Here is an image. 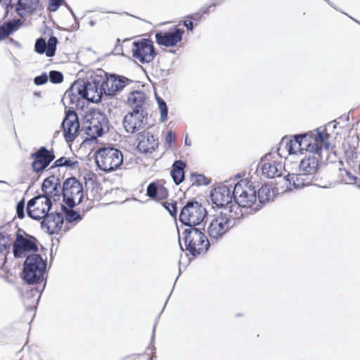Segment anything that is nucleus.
Listing matches in <instances>:
<instances>
[{
    "instance_id": "nucleus-35",
    "label": "nucleus",
    "mask_w": 360,
    "mask_h": 360,
    "mask_svg": "<svg viewBox=\"0 0 360 360\" xmlns=\"http://www.w3.org/2000/svg\"><path fill=\"white\" fill-rule=\"evenodd\" d=\"M58 44V39L56 37L51 36L49 37L46 42V56L53 57L56 51V46Z\"/></svg>"
},
{
    "instance_id": "nucleus-21",
    "label": "nucleus",
    "mask_w": 360,
    "mask_h": 360,
    "mask_svg": "<svg viewBox=\"0 0 360 360\" xmlns=\"http://www.w3.org/2000/svg\"><path fill=\"white\" fill-rule=\"evenodd\" d=\"M21 231L25 233L23 231L18 229L16 239L13 243V254L15 257H21L22 255L27 251L37 250L35 238L34 237L26 238L20 233Z\"/></svg>"
},
{
    "instance_id": "nucleus-39",
    "label": "nucleus",
    "mask_w": 360,
    "mask_h": 360,
    "mask_svg": "<svg viewBox=\"0 0 360 360\" xmlns=\"http://www.w3.org/2000/svg\"><path fill=\"white\" fill-rule=\"evenodd\" d=\"M163 207L169 212L172 217H175L177 213V204L174 202H163Z\"/></svg>"
},
{
    "instance_id": "nucleus-34",
    "label": "nucleus",
    "mask_w": 360,
    "mask_h": 360,
    "mask_svg": "<svg viewBox=\"0 0 360 360\" xmlns=\"http://www.w3.org/2000/svg\"><path fill=\"white\" fill-rule=\"evenodd\" d=\"M341 182L345 184H354L357 183L358 178L352 172L345 169H340Z\"/></svg>"
},
{
    "instance_id": "nucleus-11",
    "label": "nucleus",
    "mask_w": 360,
    "mask_h": 360,
    "mask_svg": "<svg viewBox=\"0 0 360 360\" xmlns=\"http://www.w3.org/2000/svg\"><path fill=\"white\" fill-rule=\"evenodd\" d=\"M234 183L231 181H226L224 183L219 184L210 193V198L212 204L217 207H229L233 210L234 205L228 206L233 199V188Z\"/></svg>"
},
{
    "instance_id": "nucleus-28",
    "label": "nucleus",
    "mask_w": 360,
    "mask_h": 360,
    "mask_svg": "<svg viewBox=\"0 0 360 360\" xmlns=\"http://www.w3.org/2000/svg\"><path fill=\"white\" fill-rule=\"evenodd\" d=\"M22 22L20 19H15L4 22L0 26V41L7 37L11 33L18 30Z\"/></svg>"
},
{
    "instance_id": "nucleus-2",
    "label": "nucleus",
    "mask_w": 360,
    "mask_h": 360,
    "mask_svg": "<svg viewBox=\"0 0 360 360\" xmlns=\"http://www.w3.org/2000/svg\"><path fill=\"white\" fill-rule=\"evenodd\" d=\"M242 213L233 214V210L224 207L221 212L214 215L210 221L207 233L211 242H217L221 239L236 224V219L242 216Z\"/></svg>"
},
{
    "instance_id": "nucleus-52",
    "label": "nucleus",
    "mask_w": 360,
    "mask_h": 360,
    "mask_svg": "<svg viewBox=\"0 0 360 360\" xmlns=\"http://www.w3.org/2000/svg\"><path fill=\"white\" fill-rule=\"evenodd\" d=\"M34 95L37 96H40V93L39 92H36V93H34Z\"/></svg>"
},
{
    "instance_id": "nucleus-43",
    "label": "nucleus",
    "mask_w": 360,
    "mask_h": 360,
    "mask_svg": "<svg viewBox=\"0 0 360 360\" xmlns=\"http://www.w3.org/2000/svg\"><path fill=\"white\" fill-rule=\"evenodd\" d=\"M63 0H50L49 9L51 11H56L62 4Z\"/></svg>"
},
{
    "instance_id": "nucleus-40",
    "label": "nucleus",
    "mask_w": 360,
    "mask_h": 360,
    "mask_svg": "<svg viewBox=\"0 0 360 360\" xmlns=\"http://www.w3.org/2000/svg\"><path fill=\"white\" fill-rule=\"evenodd\" d=\"M193 184H196L197 185H207L208 182L206 181V178L202 174H193L191 175Z\"/></svg>"
},
{
    "instance_id": "nucleus-14",
    "label": "nucleus",
    "mask_w": 360,
    "mask_h": 360,
    "mask_svg": "<svg viewBox=\"0 0 360 360\" xmlns=\"http://www.w3.org/2000/svg\"><path fill=\"white\" fill-rule=\"evenodd\" d=\"M52 206L51 199L41 195L30 199L27 205L28 217L35 220L42 219L49 214Z\"/></svg>"
},
{
    "instance_id": "nucleus-25",
    "label": "nucleus",
    "mask_w": 360,
    "mask_h": 360,
    "mask_svg": "<svg viewBox=\"0 0 360 360\" xmlns=\"http://www.w3.org/2000/svg\"><path fill=\"white\" fill-rule=\"evenodd\" d=\"M146 195L153 200L160 201L168 197V191L159 181H154L148 185Z\"/></svg>"
},
{
    "instance_id": "nucleus-1",
    "label": "nucleus",
    "mask_w": 360,
    "mask_h": 360,
    "mask_svg": "<svg viewBox=\"0 0 360 360\" xmlns=\"http://www.w3.org/2000/svg\"><path fill=\"white\" fill-rule=\"evenodd\" d=\"M327 139L324 128H317L307 134H296L292 137H283L276 152L267 153L262 158L258 169L266 178L281 177L285 171L282 158L303 153L304 151L317 153L321 148L327 147Z\"/></svg>"
},
{
    "instance_id": "nucleus-48",
    "label": "nucleus",
    "mask_w": 360,
    "mask_h": 360,
    "mask_svg": "<svg viewBox=\"0 0 360 360\" xmlns=\"http://www.w3.org/2000/svg\"><path fill=\"white\" fill-rule=\"evenodd\" d=\"M185 144L187 145V146H191V141H189L188 140V137L187 136L186 137V139H185Z\"/></svg>"
},
{
    "instance_id": "nucleus-45",
    "label": "nucleus",
    "mask_w": 360,
    "mask_h": 360,
    "mask_svg": "<svg viewBox=\"0 0 360 360\" xmlns=\"http://www.w3.org/2000/svg\"><path fill=\"white\" fill-rule=\"evenodd\" d=\"M13 0H0V3H2L6 6V10H8V8H13L12 1Z\"/></svg>"
},
{
    "instance_id": "nucleus-26",
    "label": "nucleus",
    "mask_w": 360,
    "mask_h": 360,
    "mask_svg": "<svg viewBox=\"0 0 360 360\" xmlns=\"http://www.w3.org/2000/svg\"><path fill=\"white\" fill-rule=\"evenodd\" d=\"M146 96L141 91H134L128 96V103L132 108L131 111L146 110Z\"/></svg>"
},
{
    "instance_id": "nucleus-30",
    "label": "nucleus",
    "mask_w": 360,
    "mask_h": 360,
    "mask_svg": "<svg viewBox=\"0 0 360 360\" xmlns=\"http://www.w3.org/2000/svg\"><path fill=\"white\" fill-rule=\"evenodd\" d=\"M274 197V191L269 184H264L257 191V199L260 204H264Z\"/></svg>"
},
{
    "instance_id": "nucleus-49",
    "label": "nucleus",
    "mask_w": 360,
    "mask_h": 360,
    "mask_svg": "<svg viewBox=\"0 0 360 360\" xmlns=\"http://www.w3.org/2000/svg\"><path fill=\"white\" fill-rule=\"evenodd\" d=\"M155 326H154L153 327V335H152V339L154 338V336H155Z\"/></svg>"
},
{
    "instance_id": "nucleus-17",
    "label": "nucleus",
    "mask_w": 360,
    "mask_h": 360,
    "mask_svg": "<svg viewBox=\"0 0 360 360\" xmlns=\"http://www.w3.org/2000/svg\"><path fill=\"white\" fill-rule=\"evenodd\" d=\"M61 126L65 140L68 143L72 142L77 136L79 129L77 113L74 111H68Z\"/></svg>"
},
{
    "instance_id": "nucleus-37",
    "label": "nucleus",
    "mask_w": 360,
    "mask_h": 360,
    "mask_svg": "<svg viewBox=\"0 0 360 360\" xmlns=\"http://www.w3.org/2000/svg\"><path fill=\"white\" fill-rule=\"evenodd\" d=\"M46 40L40 37L36 40L34 50L39 54L45 53L46 55Z\"/></svg>"
},
{
    "instance_id": "nucleus-51",
    "label": "nucleus",
    "mask_w": 360,
    "mask_h": 360,
    "mask_svg": "<svg viewBox=\"0 0 360 360\" xmlns=\"http://www.w3.org/2000/svg\"><path fill=\"white\" fill-rule=\"evenodd\" d=\"M188 18L193 20H195V15H191Z\"/></svg>"
},
{
    "instance_id": "nucleus-42",
    "label": "nucleus",
    "mask_w": 360,
    "mask_h": 360,
    "mask_svg": "<svg viewBox=\"0 0 360 360\" xmlns=\"http://www.w3.org/2000/svg\"><path fill=\"white\" fill-rule=\"evenodd\" d=\"M25 202L24 200L19 201L16 206V214L18 218L23 219L25 217Z\"/></svg>"
},
{
    "instance_id": "nucleus-19",
    "label": "nucleus",
    "mask_w": 360,
    "mask_h": 360,
    "mask_svg": "<svg viewBox=\"0 0 360 360\" xmlns=\"http://www.w3.org/2000/svg\"><path fill=\"white\" fill-rule=\"evenodd\" d=\"M43 192L42 196H46L49 199L56 202L60 200L63 194V187L60 180L58 177L53 175L46 178L41 185Z\"/></svg>"
},
{
    "instance_id": "nucleus-5",
    "label": "nucleus",
    "mask_w": 360,
    "mask_h": 360,
    "mask_svg": "<svg viewBox=\"0 0 360 360\" xmlns=\"http://www.w3.org/2000/svg\"><path fill=\"white\" fill-rule=\"evenodd\" d=\"M95 160L101 170L110 172L120 168L123 163V154L115 148H102L96 153Z\"/></svg>"
},
{
    "instance_id": "nucleus-20",
    "label": "nucleus",
    "mask_w": 360,
    "mask_h": 360,
    "mask_svg": "<svg viewBox=\"0 0 360 360\" xmlns=\"http://www.w3.org/2000/svg\"><path fill=\"white\" fill-rule=\"evenodd\" d=\"M34 160L32 167L35 172H40L44 170L49 164L55 159L53 150H49L46 147H41L37 152L31 155Z\"/></svg>"
},
{
    "instance_id": "nucleus-41",
    "label": "nucleus",
    "mask_w": 360,
    "mask_h": 360,
    "mask_svg": "<svg viewBox=\"0 0 360 360\" xmlns=\"http://www.w3.org/2000/svg\"><path fill=\"white\" fill-rule=\"evenodd\" d=\"M49 80V77L46 73L44 72L41 75L37 76L34 79V83L37 85H43Z\"/></svg>"
},
{
    "instance_id": "nucleus-32",
    "label": "nucleus",
    "mask_w": 360,
    "mask_h": 360,
    "mask_svg": "<svg viewBox=\"0 0 360 360\" xmlns=\"http://www.w3.org/2000/svg\"><path fill=\"white\" fill-rule=\"evenodd\" d=\"M73 207H67L65 205H61V210L65 215V219L69 223L79 222L82 219V216Z\"/></svg>"
},
{
    "instance_id": "nucleus-4",
    "label": "nucleus",
    "mask_w": 360,
    "mask_h": 360,
    "mask_svg": "<svg viewBox=\"0 0 360 360\" xmlns=\"http://www.w3.org/2000/svg\"><path fill=\"white\" fill-rule=\"evenodd\" d=\"M186 250L194 257L205 252L210 247V240L198 228H186L183 231Z\"/></svg>"
},
{
    "instance_id": "nucleus-18",
    "label": "nucleus",
    "mask_w": 360,
    "mask_h": 360,
    "mask_svg": "<svg viewBox=\"0 0 360 360\" xmlns=\"http://www.w3.org/2000/svg\"><path fill=\"white\" fill-rule=\"evenodd\" d=\"M326 126L321 127L320 128H324L326 130V134L328 138V146L327 147L321 148L317 153L316 152H310L314 155L309 156L307 158L303 159L299 165V172H302L308 176H310L314 179V175L317 171L319 160L320 158V153L323 149L328 150L330 143H329V134L326 131Z\"/></svg>"
},
{
    "instance_id": "nucleus-22",
    "label": "nucleus",
    "mask_w": 360,
    "mask_h": 360,
    "mask_svg": "<svg viewBox=\"0 0 360 360\" xmlns=\"http://www.w3.org/2000/svg\"><path fill=\"white\" fill-rule=\"evenodd\" d=\"M184 30L175 28L174 32H158L155 33L156 42L166 47L174 46L182 39Z\"/></svg>"
},
{
    "instance_id": "nucleus-44",
    "label": "nucleus",
    "mask_w": 360,
    "mask_h": 360,
    "mask_svg": "<svg viewBox=\"0 0 360 360\" xmlns=\"http://www.w3.org/2000/svg\"><path fill=\"white\" fill-rule=\"evenodd\" d=\"M175 139V136L174 135L172 131H168L166 134L165 141L167 143L170 144Z\"/></svg>"
},
{
    "instance_id": "nucleus-10",
    "label": "nucleus",
    "mask_w": 360,
    "mask_h": 360,
    "mask_svg": "<svg viewBox=\"0 0 360 360\" xmlns=\"http://www.w3.org/2000/svg\"><path fill=\"white\" fill-rule=\"evenodd\" d=\"M62 195L65 205L69 207H74L83 199L82 184L75 177L67 179L63 184Z\"/></svg>"
},
{
    "instance_id": "nucleus-36",
    "label": "nucleus",
    "mask_w": 360,
    "mask_h": 360,
    "mask_svg": "<svg viewBox=\"0 0 360 360\" xmlns=\"http://www.w3.org/2000/svg\"><path fill=\"white\" fill-rule=\"evenodd\" d=\"M156 100L158 104L159 110L160 112V120L165 122L167 118L168 108L165 101L160 97L156 96Z\"/></svg>"
},
{
    "instance_id": "nucleus-12",
    "label": "nucleus",
    "mask_w": 360,
    "mask_h": 360,
    "mask_svg": "<svg viewBox=\"0 0 360 360\" xmlns=\"http://www.w3.org/2000/svg\"><path fill=\"white\" fill-rule=\"evenodd\" d=\"M147 110L131 111L124 117L122 124L127 133L136 134L148 128Z\"/></svg>"
},
{
    "instance_id": "nucleus-7",
    "label": "nucleus",
    "mask_w": 360,
    "mask_h": 360,
    "mask_svg": "<svg viewBox=\"0 0 360 360\" xmlns=\"http://www.w3.org/2000/svg\"><path fill=\"white\" fill-rule=\"evenodd\" d=\"M46 263L37 254L28 256L23 265L22 278L29 284L38 283L42 278Z\"/></svg>"
},
{
    "instance_id": "nucleus-6",
    "label": "nucleus",
    "mask_w": 360,
    "mask_h": 360,
    "mask_svg": "<svg viewBox=\"0 0 360 360\" xmlns=\"http://www.w3.org/2000/svg\"><path fill=\"white\" fill-rule=\"evenodd\" d=\"M234 207H251L257 201V190L253 184L247 179H242L234 183L233 188Z\"/></svg>"
},
{
    "instance_id": "nucleus-38",
    "label": "nucleus",
    "mask_w": 360,
    "mask_h": 360,
    "mask_svg": "<svg viewBox=\"0 0 360 360\" xmlns=\"http://www.w3.org/2000/svg\"><path fill=\"white\" fill-rule=\"evenodd\" d=\"M48 77L50 81L53 84H60L63 80V74L60 72L56 70L51 71Z\"/></svg>"
},
{
    "instance_id": "nucleus-3",
    "label": "nucleus",
    "mask_w": 360,
    "mask_h": 360,
    "mask_svg": "<svg viewBox=\"0 0 360 360\" xmlns=\"http://www.w3.org/2000/svg\"><path fill=\"white\" fill-rule=\"evenodd\" d=\"M77 94L81 98L93 103L101 101L103 94L102 75H96L92 81L77 80L75 82L66 94Z\"/></svg>"
},
{
    "instance_id": "nucleus-33",
    "label": "nucleus",
    "mask_w": 360,
    "mask_h": 360,
    "mask_svg": "<svg viewBox=\"0 0 360 360\" xmlns=\"http://www.w3.org/2000/svg\"><path fill=\"white\" fill-rule=\"evenodd\" d=\"M79 164L78 161L74 160V159L67 158L65 157H61L59 159L56 160L52 167H66L70 168H75Z\"/></svg>"
},
{
    "instance_id": "nucleus-15",
    "label": "nucleus",
    "mask_w": 360,
    "mask_h": 360,
    "mask_svg": "<svg viewBox=\"0 0 360 360\" xmlns=\"http://www.w3.org/2000/svg\"><path fill=\"white\" fill-rule=\"evenodd\" d=\"M312 177L302 172L297 174H288L281 179L278 184H281V192L291 191L292 188L298 189L309 186L312 183Z\"/></svg>"
},
{
    "instance_id": "nucleus-24",
    "label": "nucleus",
    "mask_w": 360,
    "mask_h": 360,
    "mask_svg": "<svg viewBox=\"0 0 360 360\" xmlns=\"http://www.w3.org/2000/svg\"><path fill=\"white\" fill-rule=\"evenodd\" d=\"M136 141L138 150L144 153H152L158 145L154 136L146 129L138 134Z\"/></svg>"
},
{
    "instance_id": "nucleus-46",
    "label": "nucleus",
    "mask_w": 360,
    "mask_h": 360,
    "mask_svg": "<svg viewBox=\"0 0 360 360\" xmlns=\"http://www.w3.org/2000/svg\"><path fill=\"white\" fill-rule=\"evenodd\" d=\"M184 25L186 27V28L191 31L193 30V23L191 21L185 20L184 22Z\"/></svg>"
},
{
    "instance_id": "nucleus-23",
    "label": "nucleus",
    "mask_w": 360,
    "mask_h": 360,
    "mask_svg": "<svg viewBox=\"0 0 360 360\" xmlns=\"http://www.w3.org/2000/svg\"><path fill=\"white\" fill-rule=\"evenodd\" d=\"M42 219L41 228L49 234H53L60 231L64 222V218L60 213L48 214Z\"/></svg>"
},
{
    "instance_id": "nucleus-13",
    "label": "nucleus",
    "mask_w": 360,
    "mask_h": 360,
    "mask_svg": "<svg viewBox=\"0 0 360 360\" xmlns=\"http://www.w3.org/2000/svg\"><path fill=\"white\" fill-rule=\"evenodd\" d=\"M132 56L141 63L153 61L156 56L153 41L149 39H141L132 43Z\"/></svg>"
},
{
    "instance_id": "nucleus-47",
    "label": "nucleus",
    "mask_w": 360,
    "mask_h": 360,
    "mask_svg": "<svg viewBox=\"0 0 360 360\" xmlns=\"http://www.w3.org/2000/svg\"><path fill=\"white\" fill-rule=\"evenodd\" d=\"M212 6H213V5H210V6H208L207 8H204V9H203V11H202V13H203L204 14H207V13H208L210 8H211Z\"/></svg>"
},
{
    "instance_id": "nucleus-27",
    "label": "nucleus",
    "mask_w": 360,
    "mask_h": 360,
    "mask_svg": "<svg viewBox=\"0 0 360 360\" xmlns=\"http://www.w3.org/2000/svg\"><path fill=\"white\" fill-rule=\"evenodd\" d=\"M39 0H18L15 11L20 17L23 18L35 11L39 6Z\"/></svg>"
},
{
    "instance_id": "nucleus-16",
    "label": "nucleus",
    "mask_w": 360,
    "mask_h": 360,
    "mask_svg": "<svg viewBox=\"0 0 360 360\" xmlns=\"http://www.w3.org/2000/svg\"><path fill=\"white\" fill-rule=\"evenodd\" d=\"M102 75L103 91L107 96H112L120 92L127 85L128 79L124 77L108 75Z\"/></svg>"
},
{
    "instance_id": "nucleus-8",
    "label": "nucleus",
    "mask_w": 360,
    "mask_h": 360,
    "mask_svg": "<svg viewBox=\"0 0 360 360\" xmlns=\"http://www.w3.org/2000/svg\"><path fill=\"white\" fill-rule=\"evenodd\" d=\"M206 214L207 210L201 203L188 200L181 210L179 220L188 228L195 227L204 220Z\"/></svg>"
},
{
    "instance_id": "nucleus-31",
    "label": "nucleus",
    "mask_w": 360,
    "mask_h": 360,
    "mask_svg": "<svg viewBox=\"0 0 360 360\" xmlns=\"http://www.w3.org/2000/svg\"><path fill=\"white\" fill-rule=\"evenodd\" d=\"M14 234L7 231V227L0 229V253L11 245Z\"/></svg>"
},
{
    "instance_id": "nucleus-50",
    "label": "nucleus",
    "mask_w": 360,
    "mask_h": 360,
    "mask_svg": "<svg viewBox=\"0 0 360 360\" xmlns=\"http://www.w3.org/2000/svg\"><path fill=\"white\" fill-rule=\"evenodd\" d=\"M233 209H234V207L233 208V214H234L235 212H236V213H237V211H234V210H233ZM235 209H236V210H239V212H241V210H240V208H239L238 210H237V209L235 207Z\"/></svg>"
},
{
    "instance_id": "nucleus-9",
    "label": "nucleus",
    "mask_w": 360,
    "mask_h": 360,
    "mask_svg": "<svg viewBox=\"0 0 360 360\" xmlns=\"http://www.w3.org/2000/svg\"><path fill=\"white\" fill-rule=\"evenodd\" d=\"M108 120L100 110H94L86 116L84 123L86 134L92 139H96L108 131Z\"/></svg>"
},
{
    "instance_id": "nucleus-53",
    "label": "nucleus",
    "mask_w": 360,
    "mask_h": 360,
    "mask_svg": "<svg viewBox=\"0 0 360 360\" xmlns=\"http://www.w3.org/2000/svg\"><path fill=\"white\" fill-rule=\"evenodd\" d=\"M325 1L330 4L329 0H325Z\"/></svg>"
},
{
    "instance_id": "nucleus-29",
    "label": "nucleus",
    "mask_w": 360,
    "mask_h": 360,
    "mask_svg": "<svg viewBox=\"0 0 360 360\" xmlns=\"http://www.w3.org/2000/svg\"><path fill=\"white\" fill-rule=\"evenodd\" d=\"M186 164L182 160H176L172 165L171 176L174 182L179 185L184 180V169Z\"/></svg>"
}]
</instances>
